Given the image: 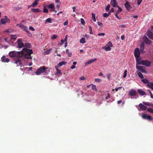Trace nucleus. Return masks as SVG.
Segmentation results:
<instances>
[{
	"instance_id": "nucleus-1",
	"label": "nucleus",
	"mask_w": 153,
	"mask_h": 153,
	"mask_svg": "<svg viewBox=\"0 0 153 153\" xmlns=\"http://www.w3.org/2000/svg\"><path fill=\"white\" fill-rule=\"evenodd\" d=\"M33 53L32 49H28L24 48L22 49V51H19L17 52L15 51H10L9 53V56L11 57H21L24 56L27 59H32L30 55Z\"/></svg>"
},
{
	"instance_id": "nucleus-2",
	"label": "nucleus",
	"mask_w": 153,
	"mask_h": 153,
	"mask_svg": "<svg viewBox=\"0 0 153 153\" xmlns=\"http://www.w3.org/2000/svg\"><path fill=\"white\" fill-rule=\"evenodd\" d=\"M48 68H46L44 66H41L37 70L35 74L37 75H39L42 73L45 72L46 69Z\"/></svg>"
},
{
	"instance_id": "nucleus-3",
	"label": "nucleus",
	"mask_w": 153,
	"mask_h": 153,
	"mask_svg": "<svg viewBox=\"0 0 153 153\" xmlns=\"http://www.w3.org/2000/svg\"><path fill=\"white\" fill-rule=\"evenodd\" d=\"M137 64H138L139 65H145L146 66H149L151 64V62L148 60H143L140 61L139 60V61L137 62Z\"/></svg>"
},
{
	"instance_id": "nucleus-4",
	"label": "nucleus",
	"mask_w": 153,
	"mask_h": 153,
	"mask_svg": "<svg viewBox=\"0 0 153 153\" xmlns=\"http://www.w3.org/2000/svg\"><path fill=\"white\" fill-rule=\"evenodd\" d=\"M134 55L136 58L137 62L139 61V59H138L140 56V52L139 48H137L134 50Z\"/></svg>"
},
{
	"instance_id": "nucleus-5",
	"label": "nucleus",
	"mask_w": 153,
	"mask_h": 153,
	"mask_svg": "<svg viewBox=\"0 0 153 153\" xmlns=\"http://www.w3.org/2000/svg\"><path fill=\"white\" fill-rule=\"evenodd\" d=\"M142 117L143 119L147 120L149 121H151L153 119V118L151 116L144 113L142 114Z\"/></svg>"
},
{
	"instance_id": "nucleus-6",
	"label": "nucleus",
	"mask_w": 153,
	"mask_h": 153,
	"mask_svg": "<svg viewBox=\"0 0 153 153\" xmlns=\"http://www.w3.org/2000/svg\"><path fill=\"white\" fill-rule=\"evenodd\" d=\"M1 23L3 24L4 25L7 22H9L10 21V19H8L7 17L6 16H5L3 18H2L1 19Z\"/></svg>"
},
{
	"instance_id": "nucleus-7",
	"label": "nucleus",
	"mask_w": 153,
	"mask_h": 153,
	"mask_svg": "<svg viewBox=\"0 0 153 153\" xmlns=\"http://www.w3.org/2000/svg\"><path fill=\"white\" fill-rule=\"evenodd\" d=\"M136 68L138 69V70H139L142 73H146V72L145 70L144 69V67L143 66H138L137 65Z\"/></svg>"
},
{
	"instance_id": "nucleus-8",
	"label": "nucleus",
	"mask_w": 153,
	"mask_h": 153,
	"mask_svg": "<svg viewBox=\"0 0 153 153\" xmlns=\"http://www.w3.org/2000/svg\"><path fill=\"white\" fill-rule=\"evenodd\" d=\"M18 47L19 48H22L24 46V44L22 42V39H18L17 40Z\"/></svg>"
},
{
	"instance_id": "nucleus-9",
	"label": "nucleus",
	"mask_w": 153,
	"mask_h": 153,
	"mask_svg": "<svg viewBox=\"0 0 153 153\" xmlns=\"http://www.w3.org/2000/svg\"><path fill=\"white\" fill-rule=\"evenodd\" d=\"M147 35L149 38L153 40V33L149 30L148 31Z\"/></svg>"
},
{
	"instance_id": "nucleus-10",
	"label": "nucleus",
	"mask_w": 153,
	"mask_h": 153,
	"mask_svg": "<svg viewBox=\"0 0 153 153\" xmlns=\"http://www.w3.org/2000/svg\"><path fill=\"white\" fill-rule=\"evenodd\" d=\"M129 94L131 96H135L137 95V93L135 90L132 89L129 91Z\"/></svg>"
},
{
	"instance_id": "nucleus-11",
	"label": "nucleus",
	"mask_w": 153,
	"mask_h": 153,
	"mask_svg": "<svg viewBox=\"0 0 153 153\" xmlns=\"http://www.w3.org/2000/svg\"><path fill=\"white\" fill-rule=\"evenodd\" d=\"M14 63L16 64L17 66H20L22 65L21 60L19 59H17L16 60H15Z\"/></svg>"
},
{
	"instance_id": "nucleus-12",
	"label": "nucleus",
	"mask_w": 153,
	"mask_h": 153,
	"mask_svg": "<svg viewBox=\"0 0 153 153\" xmlns=\"http://www.w3.org/2000/svg\"><path fill=\"white\" fill-rule=\"evenodd\" d=\"M125 5L128 11H130L131 10L132 7L130 5L129 2L128 1H127L125 3Z\"/></svg>"
},
{
	"instance_id": "nucleus-13",
	"label": "nucleus",
	"mask_w": 153,
	"mask_h": 153,
	"mask_svg": "<svg viewBox=\"0 0 153 153\" xmlns=\"http://www.w3.org/2000/svg\"><path fill=\"white\" fill-rule=\"evenodd\" d=\"M1 61L4 62H8L10 61V59L7 58H6L5 56H3L1 58Z\"/></svg>"
},
{
	"instance_id": "nucleus-14",
	"label": "nucleus",
	"mask_w": 153,
	"mask_h": 153,
	"mask_svg": "<svg viewBox=\"0 0 153 153\" xmlns=\"http://www.w3.org/2000/svg\"><path fill=\"white\" fill-rule=\"evenodd\" d=\"M110 4L113 7H117V3L116 0H111L110 2Z\"/></svg>"
},
{
	"instance_id": "nucleus-15",
	"label": "nucleus",
	"mask_w": 153,
	"mask_h": 153,
	"mask_svg": "<svg viewBox=\"0 0 153 153\" xmlns=\"http://www.w3.org/2000/svg\"><path fill=\"white\" fill-rule=\"evenodd\" d=\"M139 106L141 109L143 110H146L147 108V107L146 106L141 103L139 104Z\"/></svg>"
},
{
	"instance_id": "nucleus-16",
	"label": "nucleus",
	"mask_w": 153,
	"mask_h": 153,
	"mask_svg": "<svg viewBox=\"0 0 153 153\" xmlns=\"http://www.w3.org/2000/svg\"><path fill=\"white\" fill-rule=\"evenodd\" d=\"M144 41L146 44L149 45H151L152 43V41L149 39L147 37L145 38Z\"/></svg>"
},
{
	"instance_id": "nucleus-17",
	"label": "nucleus",
	"mask_w": 153,
	"mask_h": 153,
	"mask_svg": "<svg viewBox=\"0 0 153 153\" xmlns=\"http://www.w3.org/2000/svg\"><path fill=\"white\" fill-rule=\"evenodd\" d=\"M97 59L95 58L94 59H92L85 63V65L86 66H87L89 64H91V63L95 61Z\"/></svg>"
},
{
	"instance_id": "nucleus-18",
	"label": "nucleus",
	"mask_w": 153,
	"mask_h": 153,
	"mask_svg": "<svg viewBox=\"0 0 153 153\" xmlns=\"http://www.w3.org/2000/svg\"><path fill=\"white\" fill-rule=\"evenodd\" d=\"M137 92L140 95L142 96H143L146 94V93L145 92L143 91L141 89H139L138 90Z\"/></svg>"
},
{
	"instance_id": "nucleus-19",
	"label": "nucleus",
	"mask_w": 153,
	"mask_h": 153,
	"mask_svg": "<svg viewBox=\"0 0 153 153\" xmlns=\"http://www.w3.org/2000/svg\"><path fill=\"white\" fill-rule=\"evenodd\" d=\"M111 47L105 45L102 48V49H104L106 51H110L111 50Z\"/></svg>"
},
{
	"instance_id": "nucleus-20",
	"label": "nucleus",
	"mask_w": 153,
	"mask_h": 153,
	"mask_svg": "<svg viewBox=\"0 0 153 153\" xmlns=\"http://www.w3.org/2000/svg\"><path fill=\"white\" fill-rule=\"evenodd\" d=\"M40 0H35L33 3L32 7H35L38 4V2Z\"/></svg>"
},
{
	"instance_id": "nucleus-21",
	"label": "nucleus",
	"mask_w": 153,
	"mask_h": 153,
	"mask_svg": "<svg viewBox=\"0 0 153 153\" xmlns=\"http://www.w3.org/2000/svg\"><path fill=\"white\" fill-rule=\"evenodd\" d=\"M31 10L32 12L35 13L39 12L41 11V10L39 8H32Z\"/></svg>"
},
{
	"instance_id": "nucleus-22",
	"label": "nucleus",
	"mask_w": 153,
	"mask_h": 153,
	"mask_svg": "<svg viewBox=\"0 0 153 153\" xmlns=\"http://www.w3.org/2000/svg\"><path fill=\"white\" fill-rule=\"evenodd\" d=\"M145 45L144 44H142L140 45V50L141 52H143L144 49Z\"/></svg>"
},
{
	"instance_id": "nucleus-23",
	"label": "nucleus",
	"mask_w": 153,
	"mask_h": 153,
	"mask_svg": "<svg viewBox=\"0 0 153 153\" xmlns=\"http://www.w3.org/2000/svg\"><path fill=\"white\" fill-rule=\"evenodd\" d=\"M147 85V86L151 88L153 90V83L152 82H150L148 83Z\"/></svg>"
},
{
	"instance_id": "nucleus-24",
	"label": "nucleus",
	"mask_w": 153,
	"mask_h": 153,
	"mask_svg": "<svg viewBox=\"0 0 153 153\" xmlns=\"http://www.w3.org/2000/svg\"><path fill=\"white\" fill-rule=\"evenodd\" d=\"M137 74L138 76L141 79H143L144 78V77L143 74L140 72L137 71Z\"/></svg>"
},
{
	"instance_id": "nucleus-25",
	"label": "nucleus",
	"mask_w": 153,
	"mask_h": 153,
	"mask_svg": "<svg viewBox=\"0 0 153 153\" xmlns=\"http://www.w3.org/2000/svg\"><path fill=\"white\" fill-rule=\"evenodd\" d=\"M48 7L50 8L52 10L54 8V6L52 4H50L48 6Z\"/></svg>"
},
{
	"instance_id": "nucleus-26",
	"label": "nucleus",
	"mask_w": 153,
	"mask_h": 153,
	"mask_svg": "<svg viewBox=\"0 0 153 153\" xmlns=\"http://www.w3.org/2000/svg\"><path fill=\"white\" fill-rule=\"evenodd\" d=\"M66 53L68 55L69 57H71L72 56V54L71 53L69 52L68 49H67L66 50Z\"/></svg>"
},
{
	"instance_id": "nucleus-27",
	"label": "nucleus",
	"mask_w": 153,
	"mask_h": 153,
	"mask_svg": "<svg viewBox=\"0 0 153 153\" xmlns=\"http://www.w3.org/2000/svg\"><path fill=\"white\" fill-rule=\"evenodd\" d=\"M92 89L94 91H95L96 92L97 91V90L96 87V85L92 84Z\"/></svg>"
},
{
	"instance_id": "nucleus-28",
	"label": "nucleus",
	"mask_w": 153,
	"mask_h": 153,
	"mask_svg": "<svg viewBox=\"0 0 153 153\" xmlns=\"http://www.w3.org/2000/svg\"><path fill=\"white\" fill-rule=\"evenodd\" d=\"M66 62H65V61L62 62H59V63L58 64V65L59 67H61L63 65L65 64H66Z\"/></svg>"
},
{
	"instance_id": "nucleus-29",
	"label": "nucleus",
	"mask_w": 153,
	"mask_h": 153,
	"mask_svg": "<svg viewBox=\"0 0 153 153\" xmlns=\"http://www.w3.org/2000/svg\"><path fill=\"white\" fill-rule=\"evenodd\" d=\"M80 42L82 44H84L85 42V39L84 38H82L80 40Z\"/></svg>"
},
{
	"instance_id": "nucleus-30",
	"label": "nucleus",
	"mask_w": 153,
	"mask_h": 153,
	"mask_svg": "<svg viewBox=\"0 0 153 153\" xmlns=\"http://www.w3.org/2000/svg\"><path fill=\"white\" fill-rule=\"evenodd\" d=\"M117 7L118 8V9L116 13L119 14L122 11V10L119 6H117Z\"/></svg>"
},
{
	"instance_id": "nucleus-31",
	"label": "nucleus",
	"mask_w": 153,
	"mask_h": 153,
	"mask_svg": "<svg viewBox=\"0 0 153 153\" xmlns=\"http://www.w3.org/2000/svg\"><path fill=\"white\" fill-rule=\"evenodd\" d=\"M107 46H109L110 47H112L113 46V45L111 42L110 41L108 42L107 44L106 45Z\"/></svg>"
},
{
	"instance_id": "nucleus-32",
	"label": "nucleus",
	"mask_w": 153,
	"mask_h": 153,
	"mask_svg": "<svg viewBox=\"0 0 153 153\" xmlns=\"http://www.w3.org/2000/svg\"><path fill=\"white\" fill-rule=\"evenodd\" d=\"M25 47L27 48H31V45L29 43H27L25 44Z\"/></svg>"
},
{
	"instance_id": "nucleus-33",
	"label": "nucleus",
	"mask_w": 153,
	"mask_h": 153,
	"mask_svg": "<svg viewBox=\"0 0 153 153\" xmlns=\"http://www.w3.org/2000/svg\"><path fill=\"white\" fill-rule=\"evenodd\" d=\"M141 81L142 82H143L144 83H146V84L148 83H148H149V82L148 80L146 79H142Z\"/></svg>"
},
{
	"instance_id": "nucleus-34",
	"label": "nucleus",
	"mask_w": 153,
	"mask_h": 153,
	"mask_svg": "<svg viewBox=\"0 0 153 153\" xmlns=\"http://www.w3.org/2000/svg\"><path fill=\"white\" fill-rule=\"evenodd\" d=\"M110 7V5L109 4H108L106 7H105V10L108 12L109 11V8Z\"/></svg>"
},
{
	"instance_id": "nucleus-35",
	"label": "nucleus",
	"mask_w": 153,
	"mask_h": 153,
	"mask_svg": "<svg viewBox=\"0 0 153 153\" xmlns=\"http://www.w3.org/2000/svg\"><path fill=\"white\" fill-rule=\"evenodd\" d=\"M43 11V12L45 13H48V10L45 7H44Z\"/></svg>"
},
{
	"instance_id": "nucleus-36",
	"label": "nucleus",
	"mask_w": 153,
	"mask_h": 153,
	"mask_svg": "<svg viewBox=\"0 0 153 153\" xmlns=\"http://www.w3.org/2000/svg\"><path fill=\"white\" fill-rule=\"evenodd\" d=\"M92 19L94 22H95L96 21V19L95 18V15L94 13H92Z\"/></svg>"
},
{
	"instance_id": "nucleus-37",
	"label": "nucleus",
	"mask_w": 153,
	"mask_h": 153,
	"mask_svg": "<svg viewBox=\"0 0 153 153\" xmlns=\"http://www.w3.org/2000/svg\"><path fill=\"white\" fill-rule=\"evenodd\" d=\"M51 49H50L46 51L45 52V53L46 54H48L51 53Z\"/></svg>"
},
{
	"instance_id": "nucleus-38",
	"label": "nucleus",
	"mask_w": 153,
	"mask_h": 153,
	"mask_svg": "<svg viewBox=\"0 0 153 153\" xmlns=\"http://www.w3.org/2000/svg\"><path fill=\"white\" fill-rule=\"evenodd\" d=\"M56 8H57V9H58L59 7H60V4H61V2H57V3H56Z\"/></svg>"
},
{
	"instance_id": "nucleus-39",
	"label": "nucleus",
	"mask_w": 153,
	"mask_h": 153,
	"mask_svg": "<svg viewBox=\"0 0 153 153\" xmlns=\"http://www.w3.org/2000/svg\"><path fill=\"white\" fill-rule=\"evenodd\" d=\"M147 111L153 113V109L151 108H148L147 109Z\"/></svg>"
},
{
	"instance_id": "nucleus-40",
	"label": "nucleus",
	"mask_w": 153,
	"mask_h": 153,
	"mask_svg": "<svg viewBox=\"0 0 153 153\" xmlns=\"http://www.w3.org/2000/svg\"><path fill=\"white\" fill-rule=\"evenodd\" d=\"M89 30L90 31V34H93V33L92 32V29L91 26H89Z\"/></svg>"
},
{
	"instance_id": "nucleus-41",
	"label": "nucleus",
	"mask_w": 153,
	"mask_h": 153,
	"mask_svg": "<svg viewBox=\"0 0 153 153\" xmlns=\"http://www.w3.org/2000/svg\"><path fill=\"white\" fill-rule=\"evenodd\" d=\"M64 42L65 41H64V40H63V39H61V43H59L58 45L60 46L62 45L64 43Z\"/></svg>"
},
{
	"instance_id": "nucleus-42",
	"label": "nucleus",
	"mask_w": 153,
	"mask_h": 153,
	"mask_svg": "<svg viewBox=\"0 0 153 153\" xmlns=\"http://www.w3.org/2000/svg\"><path fill=\"white\" fill-rule=\"evenodd\" d=\"M127 74V70H125L124 72V74L123 76V77L124 78H126V76Z\"/></svg>"
},
{
	"instance_id": "nucleus-43",
	"label": "nucleus",
	"mask_w": 153,
	"mask_h": 153,
	"mask_svg": "<svg viewBox=\"0 0 153 153\" xmlns=\"http://www.w3.org/2000/svg\"><path fill=\"white\" fill-rule=\"evenodd\" d=\"M143 103L145 105L147 106H150L151 105V104L148 102H143Z\"/></svg>"
},
{
	"instance_id": "nucleus-44",
	"label": "nucleus",
	"mask_w": 153,
	"mask_h": 153,
	"mask_svg": "<svg viewBox=\"0 0 153 153\" xmlns=\"http://www.w3.org/2000/svg\"><path fill=\"white\" fill-rule=\"evenodd\" d=\"M51 19L48 18L47 19H46V22H48V23H51Z\"/></svg>"
},
{
	"instance_id": "nucleus-45",
	"label": "nucleus",
	"mask_w": 153,
	"mask_h": 153,
	"mask_svg": "<svg viewBox=\"0 0 153 153\" xmlns=\"http://www.w3.org/2000/svg\"><path fill=\"white\" fill-rule=\"evenodd\" d=\"M101 81V80L100 79L98 78H95V81L97 82H100Z\"/></svg>"
},
{
	"instance_id": "nucleus-46",
	"label": "nucleus",
	"mask_w": 153,
	"mask_h": 153,
	"mask_svg": "<svg viewBox=\"0 0 153 153\" xmlns=\"http://www.w3.org/2000/svg\"><path fill=\"white\" fill-rule=\"evenodd\" d=\"M81 23L82 24L84 25H85V21L84 19L82 18L81 19Z\"/></svg>"
},
{
	"instance_id": "nucleus-47",
	"label": "nucleus",
	"mask_w": 153,
	"mask_h": 153,
	"mask_svg": "<svg viewBox=\"0 0 153 153\" xmlns=\"http://www.w3.org/2000/svg\"><path fill=\"white\" fill-rule=\"evenodd\" d=\"M103 16L104 17L106 18L108 17L109 16L107 13H104L103 15Z\"/></svg>"
},
{
	"instance_id": "nucleus-48",
	"label": "nucleus",
	"mask_w": 153,
	"mask_h": 153,
	"mask_svg": "<svg viewBox=\"0 0 153 153\" xmlns=\"http://www.w3.org/2000/svg\"><path fill=\"white\" fill-rule=\"evenodd\" d=\"M57 36L56 35H54L52 37V39H56V38H57Z\"/></svg>"
},
{
	"instance_id": "nucleus-49",
	"label": "nucleus",
	"mask_w": 153,
	"mask_h": 153,
	"mask_svg": "<svg viewBox=\"0 0 153 153\" xmlns=\"http://www.w3.org/2000/svg\"><path fill=\"white\" fill-rule=\"evenodd\" d=\"M142 1V0H137V4L138 5L140 4Z\"/></svg>"
},
{
	"instance_id": "nucleus-50",
	"label": "nucleus",
	"mask_w": 153,
	"mask_h": 153,
	"mask_svg": "<svg viewBox=\"0 0 153 153\" xmlns=\"http://www.w3.org/2000/svg\"><path fill=\"white\" fill-rule=\"evenodd\" d=\"M23 30L27 32L28 31L27 27L25 26V27L23 28Z\"/></svg>"
},
{
	"instance_id": "nucleus-51",
	"label": "nucleus",
	"mask_w": 153,
	"mask_h": 153,
	"mask_svg": "<svg viewBox=\"0 0 153 153\" xmlns=\"http://www.w3.org/2000/svg\"><path fill=\"white\" fill-rule=\"evenodd\" d=\"M98 35L99 36H104L105 35V33H99L98 34Z\"/></svg>"
},
{
	"instance_id": "nucleus-52",
	"label": "nucleus",
	"mask_w": 153,
	"mask_h": 153,
	"mask_svg": "<svg viewBox=\"0 0 153 153\" xmlns=\"http://www.w3.org/2000/svg\"><path fill=\"white\" fill-rule=\"evenodd\" d=\"M64 25H68V21H65L63 23Z\"/></svg>"
},
{
	"instance_id": "nucleus-53",
	"label": "nucleus",
	"mask_w": 153,
	"mask_h": 153,
	"mask_svg": "<svg viewBox=\"0 0 153 153\" xmlns=\"http://www.w3.org/2000/svg\"><path fill=\"white\" fill-rule=\"evenodd\" d=\"M56 71L57 72L55 74H61V71L60 70L57 69L56 70Z\"/></svg>"
},
{
	"instance_id": "nucleus-54",
	"label": "nucleus",
	"mask_w": 153,
	"mask_h": 153,
	"mask_svg": "<svg viewBox=\"0 0 153 153\" xmlns=\"http://www.w3.org/2000/svg\"><path fill=\"white\" fill-rule=\"evenodd\" d=\"M29 28L30 30H31L33 31L35 30V29L33 28V27L31 26H30L29 27Z\"/></svg>"
},
{
	"instance_id": "nucleus-55",
	"label": "nucleus",
	"mask_w": 153,
	"mask_h": 153,
	"mask_svg": "<svg viewBox=\"0 0 153 153\" xmlns=\"http://www.w3.org/2000/svg\"><path fill=\"white\" fill-rule=\"evenodd\" d=\"M19 27L20 28H23L25 27V26L22 24H20L19 26Z\"/></svg>"
},
{
	"instance_id": "nucleus-56",
	"label": "nucleus",
	"mask_w": 153,
	"mask_h": 153,
	"mask_svg": "<svg viewBox=\"0 0 153 153\" xmlns=\"http://www.w3.org/2000/svg\"><path fill=\"white\" fill-rule=\"evenodd\" d=\"M80 80H84L85 79V78L84 76H82L81 77H80L79 79Z\"/></svg>"
},
{
	"instance_id": "nucleus-57",
	"label": "nucleus",
	"mask_w": 153,
	"mask_h": 153,
	"mask_svg": "<svg viewBox=\"0 0 153 153\" xmlns=\"http://www.w3.org/2000/svg\"><path fill=\"white\" fill-rule=\"evenodd\" d=\"M110 98V94L109 93L108 94V96L105 98L106 99H108V98Z\"/></svg>"
},
{
	"instance_id": "nucleus-58",
	"label": "nucleus",
	"mask_w": 153,
	"mask_h": 153,
	"mask_svg": "<svg viewBox=\"0 0 153 153\" xmlns=\"http://www.w3.org/2000/svg\"><path fill=\"white\" fill-rule=\"evenodd\" d=\"M16 39V37L14 36H13V37H11L10 39H13L15 40Z\"/></svg>"
},
{
	"instance_id": "nucleus-59",
	"label": "nucleus",
	"mask_w": 153,
	"mask_h": 153,
	"mask_svg": "<svg viewBox=\"0 0 153 153\" xmlns=\"http://www.w3.org/2000/svg\"><path fill=\"white\" fill-rule=\"evenodd\" d=\"M67 36L68 35H66V36H65V37L64 39V41L66 42H67Z\"/></svg>"
},
{
	"instance_id": "nucleus-60",
	"label": "nucleus",
	"mask_w": 153,
	"mask_h": 153,
	"mask_svg": "<svg viewBox=\"0 0 153 153\" xmlns=\"http://www.w3.org/2000/svg\"><path fill=\"white\" fill-rule=\"evenodd\" d=\"M125 36L124 35H122L121 36V39L122 40H124L125 39Z\"/></svg>"
},
{
	"instance_id": "nucleus-61",
	"label": "nucleus",
	"mask_w": 153,
	"mask_h": 153,
	"mask_svg": "<svg viewBox=\"0 0 153 153\" xmlns=\"http://www.w3.org/2000/svg\"><path fill=\"white\" fill-rule=\"evenodd\" d=\"M149 91L150 93V96L152 98H153V95L152 94V93L149 90Z\"/></svg>"
},
{
	"instance_id": "nucleus-62",
	"label": "nucleus",
	"mask_w": 153,
	"mask_h": 153,
	"mask_svg": "<svg viewBox=\"0 0 153 153\" xmlns=\"http://www.w3.org/2000/svg\"><path fill=\"white\" fill-rule=\"evenodd\" d=\"M118 14V13H116L115 14H114V15L117 18H118L119 19H120V18L117 15Z\"/></svg>"
},
{
	"instance_id": "nucleus-63",
	"label": "nucleus",
	"mask_w": 153,
	"mask_h": 153,
	"mask_svg": "<svg viewBox=\"0 0 153 153\" xmlns=\"http://www.w3.org/2000/svg\"><path fill=\"white\" fill-rule=\"evenodd\" d=\"M97 24L98 25L100 26H101V25H102V23L100 22H97Z\"/></svg>"
},
{
	"instance_id": "nucleus-64",
	"label": "nucleus",
	"mask_w": 153,
	"mask_h": 153,
	"mask_svg": "<svg viewBox=\"0 0 153 153\" xmlns=\"http://www.w3.org/2000/svg\"><path fill=\"white\" fill-rule=\"evenodd\" d=\"M27 32L28 33V35H29V36H32V34L30 31H28Z\"/></svg>"
}]
</instances>
